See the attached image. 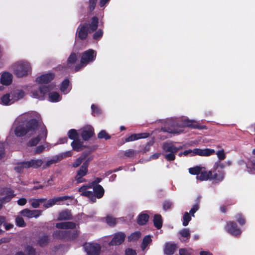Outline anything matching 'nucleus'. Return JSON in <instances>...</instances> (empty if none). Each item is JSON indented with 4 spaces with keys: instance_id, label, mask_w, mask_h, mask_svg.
<instances>
[{
    "instance_id": "nucleus-1",
    "label": "nucleus",
    "mask_w": 255,
    "mask_h": 255,
    "mask_svg": "<svg viewBox=\"0 0 255 255\" xmlns=\"http://www.w3.org/2000/svg\"><path fill=\"white\" fill-rule=\"evenodd\" d=\"M39 115L36 112H31L19 116L13 124L15 135L20 137L28 134H33L36 131L39 133L37 137L31 139L28 143V146H34L42 139L47 136V131L45 126L38 125Z\"/></svg>"
},
{
    "instance_id": "nucleus-2",
    "label": "nucleus",
    "mask_w": 255,
    "mask_h": 255,
    "mask_svg": "<svg viewBox=\"0 0 255 255\" xmlns=\"http://www.w3.org/2000/svg\"><path fill=\"white\" fill-rule=\"evenodd\" d=\"M14 74L17 77H22L27 75L31 72V66L29 62L20 61L14 63L11 66Z\"/></svg>"
},
{
    "instance_id": "nucleus-3",
    "label": "nucleus",
    "mask_w": 255,
    "mask_h": 255,
    "mask_svg": "<svg viewBox=\"0 0 255 255\" xmlns=\"http://www.w3.org/2000/svg\"><path fill=\"white\" fill-rule=\"evenodd\" d=\"M182 149V146H176L172 143L165 142L162 145V149L165 158L168 161H173L175 158V154Z\"/></svg>"
},
{
    "instance_id": "nucleus-4",
    "label": "nucleus",
    "mask_w": 255,
    "mask_h": 255,
    "mask_svg": "<svg viewBox=\"0 0 255 255\" xmlns=\"http://www.w3.org/2000/svg\"><path fill=\"white\" fill-rule=\"evenodd\" d=\"M96 57V52L93 49H89L81 55L80 64L76 66L75 71H78L82 68L85 67L88 63L93 61Z\"/></svg>"
},
{
    "instance_id": "nucleus-5",
    "label": "nucleus",
    "mask_w": 255,
    "mask_h": 255,
    "mask_svg": "<svg viewBox=\"0 0 255 255\" xmlns=\"http://www.w3.org/2000/svg\"><path fill=\"white\" fill-rule=\"evenodd\" d=\"M214 149L210 148H194L193 149H188L185 150L183 152L179 153V155L181 156L182 155L190 156H193L195 155H199L201 156H208L211 155L215 153Z\"/></svg>"
},
{
    "instance_id": "nucleus-6",
    "label": "nucleus",
    "mask_w": 255,
    "mask_h": 255,
    "mask_svg": "<svg viewBox=\"0 0 255 255\" xmlns=\"http://www.w3.org/2000/svg\"><path fill=\"white\" fill-rule=\"evenodd\" d=\"M224 167L223 163H216L212 171L211 180H214L217 182L222 181L225 177V173L222 170Z\"/></svg>"
},
{
    "instance_id": "nucleus-7",
    "label": "nucleus",
    "mask_w": 255,
    "mask_h": 255,
    "mask_svg": "<svg viewBox=\"0 0 255 255\" xmlns=\"http://www.w3.org/2000/svg\"><path fill=\"white\" fill-rule=\"evenodd\" d=\"M84 249L88 255H99L101 251L100 246L96 243H86Z\"/></svg>"
},
{
    "instance_id": "nucleus-8",
    "label": "nucleus",
    "mask_w": 255,
    "mask_h": 255,
    "mask_svg": "<svg viewBox=\"0 0 255 255\" xmlns=\"http://www.w3.org/2000/svg\"><path fill=\"white\" fill-rule=\"evenodd\" d=\"M47 86H41L38 90H34L32 92V97L39 100L44 99L46 94L49 91Z\"/></svg>"
},
{
    "instance_id": "nucleus-9",
    "label": "nucleus",
    "mask_w": 255,
    "mask_h": 255,
    "mask_svg": "<svg viewBox=\"0 0 255 255\" xmlns=\"http://www.w3.org/2000/svg\"><path fill=\"white\" fill-rule=\"evenodd\" d=\"M88 163H83L80 169L77 171V175L75 178L77 183H82L85 181L83 177L85 176L88 172Z\"/></svg>"
},
{
    "instance_id": "nucleus-10",
    "label": "nucleus",
    "mask_w": 255,
    "mask_h": 255,
    "mask_svg": "<svg viewBox=\"0 0 255 255\" xmlns=\"http://www.w3.org/2000/svg\"><path fill=\"white\" fill-rule=\"evenodd\" d=\"M20 214L22 216L28 218H37L41 215L42 211L40 210H30L28 209H25L21 211Z\"/></svg>"
},
{
    "instance_id": "nucleus-11",
    "label": "nucleus",
    "mask_w": 255,
    "mask_h": 255,
    "mask_svg": "<svg viewBox=\"0 0 255 255\" xmlns=\"http://www.w3.org/2000/svg\"><path fill=\"white\" fill-rule=\"evenodd\" d=\"M81 135L85 140H88L94 134V128L91 126H86L81 129Z\"/></svg>"
},
{
    "instance_id": "nucleus-12",
    "label": "nucleus",
    "mask_w": 255,
    "mask_h": 255,
    "mask_svg": "<svg viewBox=\"0 0 255 255\" xmlns=\"http://www.w3.org/2000/svg\"><path fill=\"white\" fill-rule=\"evenodd\" d=\"M90 30L89 29L88 24H80L77 30V35L78 37L81 39L86 38L88 31Z\"/></svg>"
},
{
    "instance_id": "nucleus-13",
    "label": "nucleus",
    "mask_w": 255,
    "mask_h": 255,
    "mask_svg": "<svg viewBox=\"0 0 255 255\" xmlns=\"http://www.w3.org/2000/svg\"><path fill=\"white\" fill-rule=\"evenodd\" d=\"M91 188V184L88 185H84L79 189V191L81 193L82 195L86 196L90 198L93 202H95L96 201V198L93 192L87 190L88 188Z\"/></svg>"
},
{
    "instance_id": "nucleus-14",
    "label": "nucleus",
    "mask_w": 255,
    "mask_h": 255,
    "mask_svg": "<svg viewBox=\"0 0 255 255\" xmlns=\"http://www.w3.org/2000/svg\"><path fill=\"white\" fill-rule=\"evenodd\" d=\"M177 248L176 244L171 242H166L164 245V253L166 255H173Z\"/></svg>"
},
{
    "instance_id": "nucleus-15",
    "label": "nucleus",
    "mask_w": 255,
    "mask_h": 255,
    "mask_svg": "<svg viewBox=\"0 0 255 255\" xmlns=\"http://www.w3.org/2000/svg\"><path fill=\"white\" fill-rule=\"evenodd\" d=\"M126 235L124 233L120 232L116 234L112 240L109 243L110 246H116L121 245L125 239Z\"/></svg>"
},
{
    "instance_id": "nucleus-16",
    "label": "nucleus",
    "mask_w": 255,
    "mask_h": 255,
    "mask_svg": "<svg viewBox=\"0 0 255 255\" xmlns=\"http://www.w3.org/2000/svg\"><path fill=\"white\" fill-rule=\"evenodd\" d=\"M226 229L230 234L234 236H238L241 234L240 229L237 227V225L234 222L228 223Z\"/></svg>"
},
{
    "instance_id": "nucleus-17",
    "label": "nucleus",
    "mask_w": 255,
    "mask_h": 255,
    "mask_svg": "<svg viewBox=\"0 0 255 255\" xmlns=\"http://www.w3.org/2000/svg\"><path fill=\"white\" fill-rule=\"evenodd\" d=\"M54 77V74L49 73L41 75L36 79V81L39 84L47 83L50 82Z\"/></svg>"
},
{
    "instance_id": "nucleus-18",
    "label": "nucleus",
    "mask_w": 255,
    "mask_h": 255,
    "mask_svg": "<svg viewBox=\"0 0 255 255\" xmlns=\"http://www.w3.org/2000/svg\"><path fill=\"white\" fill-rule=\"evenodd\" d=\"M178 235L181 242H187L190 238V231L189 229L184 228L179 231Z\"/></svg>"
},
{
    "instance_id": "nucleus-19",
    "label": "nucleus",
    "mask_w": 255,
    "mask_h": 255,
    "mask_svg": "<svg viewBox=\"0 0 255 255\" xmlns=\"http://www.w3.org/2000/svg\"><path fill=\"white\" fill-rule=\"evenodd\" d=\"M212 175V171H207L206 169L202 167V169L198 175L196 176L197 180L201 181H206L211 180Z\"/></svg>"
},
{
    "instance_id": "nucleus-20",
    "label": "nucleus",
    "mask_w": 255,
    "mask_h": 255,
    "mask_svg": "<svg viewBox=\"0 0 255 255\" xmlns=\"http://www.w3.org/2000/svg\"><path fill=\"white\" fill-rule=\"evenodd\" d=\"M3 195L4 196L0 199V202L2 203L8 202L14 196L13 191L10 189L4 190Z\"/></svg>"
},
{
    "instance_id": "nucleus-21",
    "label": "nucleus",
    "mask_w": 255,
    "mask_h": 255,
    "mask_svg": "<svg viewBox=\"0 0 255 255\" xmlns=\"http://www.w3.org/2000/svg\"><path fill=\"white\" fill-rule=\"evenodd\" d=\"M91 188H93L96 196L95 197L97 198H101L104 194V189L100 185H95L94 183H91Z\"/></svg>"
},
{
    "instance_id": "nucleus-22",
    "label": "nucleus",
    "mask_w": 255,
    "mask_h": 255,
    "mask_svg": "<svg viewBox=\"0 0 255 255\" xmlns=\"http://www.w3.org/2000/svg\"><path fill=\"white\" fill-rule=\"evenodd\" d=\"M67 198L66 196H63V197H57L53 199H49V200L47 201L46 202L44 201L43 204V206L46 208H48L52 206L53 205H55L57 203L62 201L65 200Z\"/></svg>"
},
{
    "instance_id": "nucleus-23",
    "label": "nucleus",
    "mask_w": 255,
    "mask_h": 255,
    "mask_svg": "<svg viewBox=\"0 0 255 255\" xmlns=\"http://www.w3.org/2000/svg\"><path fill=\"white\" fill-rule=\"evenodd\" d=\"M12 79V76L11 74L9 72H4L1 74L0 82L3 85H8L11 82Z\"/></svg>"
},
{
    "instance_id": "nucleus-24",
    "label": "nucleus",
    "mask_w": 255,
    "mask_h": 255,
    "mask_svg": "<svg viewBox=\"0 0 255 255\" xmlns=\"http://www.w3.org/2000/svg\"><path fill=\"white\" fill-rule=\"evenodd\" d=\"M14 103L22 99L25 96V92L20 89H15L11 91Z\"/></svg>"
},
{
    "instance_id": "nucleus-25",
    "label": "nucleus",
    "mask_w": 255,
    "mask_h": 255,
    "mask_svg": "<svg viewBox=\"0 0 255 255\" xmlns=\"http://www.w3.org/2000/svg\"><path fill=\"white\" fill-rule=\"evenodd\" d=\"M43 163L42 159H32L30 161L25 162V166L27 167L37 168L40 167Z\"/></svg>"
},
{
    "instance_id": "nucleus-26",
    "label": "nucleus",
    "mask_w": 255,
    "mask_h": 255,
    "mask_svg": "<svg viewBox=\"0 0 255 255\" xmlns=\"http://www.w3.org/2000/svg\"><path fill=\"white\" fill-rule=\"evenodd\" d=\"M1 103L4 105H10L14 103L11 93H7L1 98Z\"/></svg>"
},
{
    "instance_id": "nucleus-27",
    "label": "nucleus",
    "mask_w": 255,
    "mask_h": 255,
    "mask_svg": "<svg viewBox=\"0 0 255 255\" xmlns=\"http://www.w3.org/2000/svg\"><path fill=\"white\" fill-rule=\"evenodd\" d=\"M148 135L149 134L147 133L132 134L128 137L126 138L125 140L126 142L132 141L142 138H146L148 136Z\"/></svg>"
},
{
    "instance_id": "nucleus-28",
    "label": "nucleus",
    "mask_w": 255,
    "mask_h": 255,
    "mask_svg": "<svg viewBox=\"0 0 255 255\" xmlns=\"http://www.w3.org/2000/svg\"><path fill=\"white\" fill-rule=\"evenodd\" d=\"M183 126L184 127H191L194 128L203 129L205 128V126H200L195 121H190L189 120H185Z\"/></svg>"
},
{
    "instance_id": "nucleus-29",
    "label": "nucleus",
    "mask_w": 255,
    "mask_h": 255,
    "mask_svg": "<svg viewBox=\"0 0 255 255\" xmlns=\"http://www.w3.org/2000/svg\"><path fill=\"white\" fill-rule=\"evenodd\" d=\"M56 227L59 229H73L75 228L76 225L73 222H61L57 223Z\"/></svg>"
},
{
    "instance_id": "nucleus-30",
    "label": "nucleus",
    "mask_w": 255,
    "mask_h": 255,
    "mask_svg": "<svg viewBox=\"0 0 255 255\" xmlns=\"http://www.w3.org/2000/svg\"><path fill=\"white\" fill-rule=\"evenodd\" d=\"M71 146L73 149L77 151L82 150L84 147L83 142L80 140H74L72 142Z\"/></svg>"
},
{
    "instance_id": "nucleus-31",
    "label": "nucleus",
    "mask_w": 255,
    "mask_h": 255,
    "mask_svg": "<svg viewBox=\"0 0 255 255\" xmlns=\"http://www.w3.org/2000/svg\"><path fill=\"white\" fill-rule=\"evenodd\" d=\"M50 242V238L47 235L40 236L37 241L38 244L41 247L46 246Z\"/></svg>"
},
{
    "instance_id": "nucleus-32",
    "label": "nucleus",
    "mask_w": 255,
    "mask_h": 255,
    "mask_svg": "<svg viewBox=\"0 0 255 255\" xmlns=\"http://www.w3.org/2000/svg\"><path fill=\"white\" fill-rule=\"evenodd\" d=\"M248 172H253L255 170V156H252L247 163Z\"/></svg>"
},
{
    "instance_id": "nucleus-33",
    "label": "nucleus",
    "mask_w": 255,
    "mask_h": 255,
    "mask_svg": "<svg viewBox=\"0 0 255 255\" xmlns=\"http://www.w3.org/2000/svg\"><path fill=\"white\" fill-rule=\"evenodd\" d=\"M46 199L44 198L31 199L29 200V202L33 208H37L39 206L41 203H44Z\"/></svg>"
},
{
    "instance_id": "nucleus-34",
    "label": "nucleus",
    "mask_w": 255,
    "mask_h": 255,
    "mask_svg": "<svg viewBox=\"0 0 255 255\" xmlns=\"http://www.w3.org/2000/svg\"><path fill=\"white\" fill-rule=\"evenodd\" d=\"M61 99L60 96L57 92H51L49 94L48 100L51 102H57Z\"/></svg>"
},
{
    "instance_id": "nucleus-35",
    "label": "nucleus",
    "mask_w": 255,
    "mask_h": 255,
    "mask_svg": "<svg viewBox=\"0 0 255 255\" xmlns=\"http://www.w3.org/2000/svg\"><path fill=\"white\" fill-rule=\"evenodd\" d=\"M71 214L69 211L65 210L61 212L59 215L58 219L60 220H66L71 219Z\"/></svg>"
},
{
    "instance_id": "nucleus-36",
    "label": "nucleus",
    "mask_w": 255,
    "mask_h": 255,
    "mask_svg": "<svg viewBox=\"0 0 255 255\" xmlns=\"http://www.w3.org/2000/svg\"><path fill=\"white\" fill-rule=\"evenodd\" d=\"M69 81L68 79H65L63 81L61 86V91L65 93H68L71 90L69 87Z\"/></svg>"
},
{
    "instance_id": "nucleus-37",
    "label": "nucleus",
    "mask_w": 255,
    "mask_h": 255,
    "mask_svg": "<svg viewBox=\"0 0 255 255\" xmlns=\"http://www.w3.org/2000/svg\"><path fill=\"white\" fill-rule=\"evenodd\" d=\"M153 222L154 226L158 229L161 228L162 225V221L161 216L159 215H155L154 217Z\"/></svg>"
},
{
    "instance_id": "nucleus-38",
    "label": "nucleus",
    "mask_w": 255,
    "mask_h": 255,
    "mask_svg": "<svg viewBox=\"0 0 255 255\" xmlns=\"http://www.w3.org/2000/svg\"><path fill=\"white\" fill-rule=\"evenodd\" d=\"M148 218V215L146 214H141L137 219V223L140 225H144L147 222Z\"/></svg>"
},
{
    "instance_id": "nucleus-39",
    "label": "nucleus",
    "mask_w": 255,
    "mask_h": 255,
    "mask_svg": "<svg viewBox=\"0 0 255 255\" xmlns=\"http://www.w3.org/2000/svg\"><path fill=\"white\" fill-rule=\"evenodd\" d=\"M152 240L150 236H146L142 241L141 245V248L142 251H144L146 247L151 243Z\"/></svg>"
},
{
    "instance_id": "nucleus-40",
    "label": "nucleus",
    "mask_w": 255,
    "mask_h": 255,
    "mask_svg": "<svg viewBox=\"0 0 255 255\" xmlns=\"http://www.w3.org/2000/svg\"><path fill=\"white\" fill-rule=\"evenodd\" d=\"M98 19L96 17L92 18L91 23L88 25L89 29H90L91 31H94L98 27Z\"/></svg>"
},
{
    "instance_id": "nucleus-41",
    "label": "nucleus",
    "mask_w": 255,
    "mask_h": 255,
    "mask_svg": "<svg viewBox=\"0 0 255 255\" xmlns=\"http://www.w3.org/2000/svg\"><path fill=\"white\" fill-rule=\"evenodd\" d=\"M191 215L188 212H185L183 217V223L182 225L184 226H187L188 225L189 222L191 220Z\"/></svg>"
},
{
    "instance_id": "nucleus-42",
    "label": "nucleus",
    "mask_w": 255,
    "mask_h": 255,
    "mask_svg": "<svg viewBox=\"0 0 255 255\" xmlns=\"http://www.w3.org/2000/svg\"><path fill=\"white\" fill-rule=\"evenodd\" d=\"M202 169V167L196 166L189 169V172L191 174L198 175Z\"/></svg>"
},
{
    "instance_id": "nucleus-43",
    "label": "nucleus",
    "mask_w": 255,
    "mask_h": 255,
    "mask_svg": "<svg viewBox=\"0 0 255 255\" xmlns=\"http://www.w3.org/2000/svg\"><path fill=\"white\" fill-rule=\"evenodd\" d=\"M141 236V234L139 232H135L132 233L128 237V239L129 241H134L138 239Z\"/></svg>"
},
{
    "instance_id": "nucleus-44",
    "label": "nucleus",
    "mask_w": 255,
    "mask_h": 255,
    "mask_svg": "<svg viewBox=\"0 0 255 255\" xmlns=\"http://www.w3.org/2000/svg\"><path fill=\"white\" fill-rule=\"evenodd\" d=\"M77 60V56L75 53H72L69 56L68 61L67 64L69 66H70L71 65L74 64Z\"/></svg>"
},
{
    "instance_id": "nucleus-45",
    "label": "nucleus",
    "mask_w": 255,
    "mask_h": 255,
    "mask_svg": "<svg viewBox=\"0 0 255 255\" xmlns=\"http://www.w3.org/2000/svg\"><path fill=\"white\" fill-rule=\"evenodd\" d=\"M68 135L71 139H75L78 137L77 132L74 129H70L68 133Z\"/></svg>"
},
{
    "instance_id": "nucleus-46",
    "label": "nucleus",
    "mask_w": 255,
    "mask_h": 255,
    "mask_svg": "<svg viewBox=\"0 0 255 255\" xmlns=\"http://www.w3.org/2000/svg\"><path fill=\"white\" fill-rule=\"evenodd\" d=\"M15 222L17 226L19 227H23L26 225L22 217H17L15 219Z\"/></svg>"
},
{
    "instance_id": "nucleus-47",
    "label": "nucleus",
    "mask_w": 255,
    "mask_h": 255,
    "mask_svg": "<svg viewBox=\"0 0 255 255\" xmlns=\"http://www.w3.org/2000/svg\"><path fill=\"white\" fill-rule=\"evenodd\" d=\"M106 223L110 226L115 225L116 224V220L112 216H108L106 218Z\"/></svg>"
},
{
    "instance_id": "nucleus-48",
    "label": "nucleus",
    "mask_w": 255,
    "mask_h": 255,
    "mask_svg": "<svg viewBox=\"0 0 255 255\" xmlns=\"http://www.w3.org/2000/svg\"><path fill=\"white\" fill-rule=\"evenodd\" d=\"M218 159L223 160L226 158V154L224 149L217 151L216 153Z\"/></svg>"
},
{
    "instance_id": "nucleus-49",
    "label": "nucleus",
    "mask_w": 255,
    "mask_h": 255,
    "mask_svg": "<svg viewBox=\"0 0 255 255\" xmlns=\"http://www.w3.org/2000/svg\"><path fill=\"white\" fill-rule=\"evenodd\" d=\"M24 168H27L25 166V162L17 164L14 167V170L17 172H20L22 171Z\"/></svg>"
},
{
    "instance_id": "nucleus-50",
    "label": "nucleus",
    "mask_w": 255,
    "mask_h": 255,
    "mask_svg": "<svg viewBox=\"0 0 255 255\" xmlns=\"http://www.w3.org/2000/svg\"><path fill=\"white\" fill-rule=\"evenodd\" d=\"M98 138H105L106 139H109L110 136L107 133L106 131L102 130L98 134Z\"/></svg>"
},
{
    "instance_id": "nucleus-51",
    "label": "nucleus",
    "mask_w": 255,
    "mask_h": 255,
    "mask_svg": "<svg viewBox=\"0 0 255 255\" xmlns=\"http://www.w3.org/2000/svg\"><path fill=\"white\" fill-rule=\"evenodd\" d=\"M164 131H167L170 133H173V134H178V133H180L182 131L181 130H178L177 129L172 128H165V129H164Z\"/></svg>"
},
{
    "instance_id": "nucleus-52",
    "label": "nucleus",
    "mask_w": 255,
    "mask_h": 255,
    "mask_svg": "<svg viewBox=\"0 0 255 255\" xmlns=\"http://www.w3.org/2000/svg\"><path fill=\"white\" fill-rule=\"evenodd\" d=\"M103 34V31L101 29H99L94 34L93 38L96 40H99L101 37H102Z\"/></svg>"
},
{
    "instance_id": "nucleus-53",
    "label": "nucleus",
    "mask_w": 255,
    "mask_h": 255,
    "mask_svg": "<svg viewBox=\"0 0 255 255\" xmlns=\"http://www.w3.org/2000/svg\"><path fill=\"white\" fill-rule=\"evenodd\" d=\"M136 154V151L133 149H128V150H126L125 152V155L129 157H131L133 156Z\"/></svg>"
},
{
    "instance_id": "nucleus-54",
    "label": "nucleus",
    "mask_w": 255,
    "mask_h": 255,
    "mask_svg": "<svg viewBox=\"0 0 255 255\" xmlns=\"http://www.w3.org/2000/svg\"><path fill=\"white\" fill-rule=\"evenodd\" d=\"M25 252L27 254V255H34L35 252L33 248L30 246H27L26 247Z\"/></svg>"
},
{
    "instance_id": "nucleus-55",
    "label": "nucleus",
    "mask_w": 255,
    "mask_h": 255,
    "mask_svg": "<svg viewBox=\"0 0 255 255\" xmlns=\"http://www.w3.org/2000/svg\"><path fill=\"white\" fill-rule=\"evenodd\" d=\"M172 203L168 201H165L163 205V208L164 210L166 211L170 209L172 207Z\"/></svg>"
},
{
    "instance_id": "nucleus-56",
    "label": "nucleus",
    "mask_w": 255,
    "mask_h": 255,
    "mask_svg": "<svg viewBox=\"0 0 255 255\" xmlns=\"http://www.w3.org/2000/svg\"><path fill=\"white\" fill-rule=\"evenodd\" d=\"M84 159V157L78 158L76 160V161L73 163V166L74 167H77L81 164V163L82 162V161Z\"/></svg>"
},
{
    "instance_id": "nucleus-57",
    "label": "nucleus",
    "mask_w": 255,
    "mask_h": 255,
    "mask_svg": "<svg viewBox=\"0 0 255 255\" xmlns=\"http://www.w3.org/2000/svg\"><path fill=\"white\" fill-rule=\"evenodd\" d=\"M97 0H89V9L90 11H93L95 7Z\"/></svg>"
},
{
    "instance_id": "nucleus-58",
    "label": "nucleus",
    "mask_w": 255,
    "mask_h": 255,
    "mask_svg": "<svg viewBox=\"0 0 255 255\" xmlns=\"http://www.w3.org/2000/svg\"><path fill=\"white\" fill-rule=\"evenodd\" d=\"M176 255H191V253L185 249H180L179 250V254Z\"/></svg>"
},
{
    "instance_id": "nucleus-59",
    "label": "nucleus",
    "mask_w": 255,
    "mask_h": 255,
    "mask_svg": "<svg viewBox=\"0 0 255 255\" xmlns=\"http://www.w3.org/2000/svg\"><path fill=\"white\" fill-rule=\"evenodd\" d=\"M199 209V205L198 204H195L194 205L192 209L190 210L189 214L191 215L192 217H194V214L195 213L198 211Z\"/></svg>"
},
{
    "instance_id": "nucleus-60",
    "label": "nucleus",
    "mask_w": 255,
    "mask_h": 255,
    "mask_svg": "<svg viewBox=\"0 0 255 255\" xmlns=\"http://www.w3.org/2000/svg\"><path fill=\"white\" fill-rule=\"evenodd\" d=\"M58 161V160L57 159H51L50 160H48L46 162V164L44 165V168L48 167L50 166L51 164L53 163H55Z\"/></svg>"
},
{
    "instance_id": "nucleus-61",
    "label": "nucleus",
    "mask_w": 255,
    "mask_h": 255,
    "mask_svg": "<svg viewBox=\"0 0 255 255\" xmlns=\"http://www.w3.org/2000/svg\"><path fill=\"white\" fill-rule=\"evenodd\" d=\"M237 221L241 224V225H244L245 224V220L242 217L241 215L240 214H239L236 217Z\"/></svg>"
},
{
    "instance_id": "nucleus-62",
    "label": "nucleus",
    "mask_w": 255,
    "mask_h": 255,
    "mask_svg": "<svg viewBox=\"0 0 255 255\" xmlns=\"http://www.w3.org/2000/svg\"><path fill=\"white\" fill-rule=\"evenodd\" d=\"M44 148L45 147L43 145H40V146H37L35 149V151H34L35 153L39 154V153L42 152L43 151Z\"/></svg>"
},
{
    "instance_id": "nucleus-63",
    "label": "nucleus",
    "mask_w": 255,
    "mask_h": 255,
    "mask_svg": "<svg viewBox=\"0 0 255 255\" xmlns=\"http://www.w3.org/2000/svg\"><path fill=\"white\" fill-rule=\"evenodd\" d=\"M126 255H136V253L134 250L128 249L126 250Z\"/></svg>"
},
{
    "instance_id": "nucleus-64",
    "label": "nucleus",
    "mask_w": 255,
    "mask_h": 255,
    "mask_svg": "<svg viewBox=\"0 0 255 255\" xmlns=\"http://www.w3.org/2000/svg\"><path fill=\"white\" fill-rule=\"evenodd\" d=\"M17 202L19 205L23 206L26 203L27 200L25 198H22L17 200Z\"/></svg>"
}]
</instances>
